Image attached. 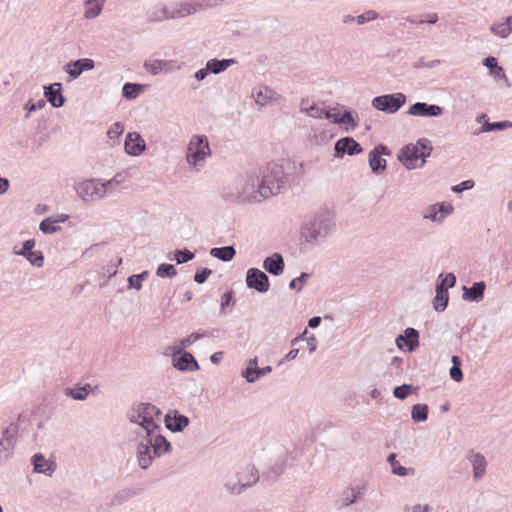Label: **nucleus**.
I'll return each mask as SVG.
<instances>
[{"label": "nucleus", "mask_w": 512, "mask_h": 512, "mask_svg": "<svg viewBox=\"0 0 512 512\" xmlns=\"http://www.w3.org/2000/svg\"><path fill=\"white\" fill-rule=\"evenodd\" d=\"M335 232V221L329 211H320L306 219L300 228L299 245L302 251H311L323 244Z\"/></svg>", "instance_id": "f257e3e1"}, {"label": "nucleus", "mask_w": 512, "mask_h": 512, "mask_svg": "<svg viewBox=\"0 0 512 512\" xmlns=\"http://www.w3.org/2000/svg\"><path fill=\"white\" fill-rule=\"evenodd\" d=\"M220 194L231 203H260L265 200L255 170L239 174L232 182L222 186Z\"/></svg>", "instance_id": "f03ea898"}, {"label": "nucleus", "mask_w": 512, "mask_h": 512, "mask_svg": "<svg viewBox=\"0 0 512 512\" xmlns=\"http://www.w3.org/2000/svg\"><path fill=\"white\" fill-rule=\"evenodd\" d=\"M170 449V442L161 433L137 435L136 458L141 469H148L156 457L163 456Z\"/></svg>", "instance_id": "7ed1b4c3"}, {"label": "nucleus", "mask_w": 512, "mask_h": 512, "mask_svg": "<svg viewBox=\"0 0 512 512\" xmlns=\"http://www.w3.org/2000/svg\"><path fill=\"white\" fill-rule=\"evenodd\" d=\"M160 416V409L151 403H138L128 412L129 421L140 427L139 431H135L136 435L142 433L153 436L160 433Z\"/></svg>", "instance_id": "20e7f679"}, {"label": "nucleus", "mask_w": 512, "mask_h": 512, "mask_svg": "<svg viewBox=\"0 0 512 512\" xmlns=\"http://www.w3.org/2000/svg\"><path fill=\"white\" fill-rule=\"evenodd\" d=\"M255 171L265 200L279 194L287 184L288 176L279 163H268Z\"/></svg>", "instance_id": "39448f33"}, {"label": "nucleus", "mask_w": 512, "mask_h": 512, "mask_svg": "<svg viewBox=\"0 0 512 512\" xmlns=\"http://www.w3.org/2000/svg\"><path fill=\"white\" fill-rule=\"evenodd\" d=\"M432 149L431 142L422 138L416 144L404 146L399 151L397 158L408 170H412L425 164L426 158L430 156Z\"/></svg>", "instance_id": "423d86ee"}, {"label": "nucleus", "mask_w": 512, "mask_h": 512, "mask_svg": "<svg viewBox=\"0 0 512 512\" xmlns=\"http://www.w3.org/2000/svg\"><path fill=\"white\" fill-rule=\"evenodd\" d=\"M211 155L208 139L204 135H193L187 147L186 161L188 165L199 171L203 163Z\"/></svg>", "instance_id": "0eeeda50"}, {"label": "nucleus", "mask_w": 512, "mask_h": 512, "mask_svg": "<svg viewBox=\"0 0 512 512\" xmlns=\"http://www.w3.org/2000/svg\"><path fill=\"white\" fill-rule=\"evenodd\" d=\"M77 196L85 203H93L104 199L102 179H86L74 183Z\"/></svg>", "instance_id": "6e6552de"}, {"label": "nucleus", "mask_w": 512, "mask_h": 512, "mask_svg": "<svg viewBox=\"0 0 512 512\" xmlns=\"http://www.w3.org/2000/svg\"><path fill=\"white\" fill-rule=\"evenodd\" d=\"M406 103V96L401 93L385 94L372 99L371 105L374 109L387 113H396Z\"/></svg>", "instance_id": "1a4fd4ad"}, {"label": "nucleus", "mask_w": 512, "mask_h": 512, "mask_svg": "<svg viewBox=\"0 0 512 512\" xmlns=\"http://www.w3.org/2000/svg\"><path fill=\"white\" fill-rule=\"evenodd\" d=\"M18 435V426L15 423H10L0 435V461L9 458Z\"/></svg>", "instance_id": "9d476101"}, {"label": "nucleus", "mask_w": 512, "mask_h": 512, "mask_svg": "<svg viewBox=\"0 0 512 512\" xmlns=\"http://www.w3.org/2000/svg\"><path fill=\"white\" fill-rule=\"evenodd\" d=\"M246 285L259 293H265L270 288L268 276L258 268H250L246 273Z\"/></svg>", "instance_id": "9b49d317"}, {"label": "nucleus", "mask_w": 512, "mask_h": 512, "mask_svg": "<svg viewBox=\"0 0 512 512\" xmlns=\"http://www.w3.org/2000/svg\"><path fill=\"white\" fill-rule=\"evenodd\" d=\"M453 212L450 203L442 202L427 206L423 211V218L435 223H442L446 216Z\"/></svg>", "instance_id": "f8f14e48"}, {"label": "nucleus", "mask_w": 512, "mask_h": 512, "mask_svg": "<svg viewBox=\"0 0 512 512\" xmlns=\"http://www.w3.org/2000/svg\"><path fill=\"white\" fill-rule=\"evenodd\" d=\"M389 154V149L383 144L377 145L370 151L368 156L369 166L374 174L379 175L386 170L387 162L386 159L382 158V155Z\"/></svg>", "instance_id": "ddd939ff"}, {"label": "nucleus", "mask_w": 512, "mask_h": 512, "mask_svg": "<svg viewBox=\"0 0 512 512\" xmlns=\"http://www.w3.org/2000/svg\"><path fill=\"white\" fill-rule=\"evenodd\" d=\"M252 97L259 107L279 103L281 101V96L265 85L256 86L252 90Z\"/></svg>", "instance_id": "4468645a"}, {"label": "nucleus", "mask_w": 512, "mask_h": 512, "mask_svg": "<svg viewBox=\"0 0 512 512\" xmlns=\"http://www.w3.org/2000/svg\"><path fill=\"white\" fill-rule=\"evenodd\" d=\"M443 113V108L435 104L416 102L407 110L408 115L421 117H438Z\"/></svg>", "instance_id": "2eb2a0df"}, {"label": "nucleus", "mask_w": 512, "mask_h": 512, "mask_svg": "<svg viewBox=\"0 0 512 512\" xmlns=\"http://www.w3.org/2000/svg\"><path fill=\"white\" fill-rule=\"evenodd\" d=\"M125 152L130 156H139L146 149V143L138 132H129L124 142Z\"/></svg>", "instance_id": "dca6fc26"}, {"label": "nucleus", "mask_w": 512, "mask_h": 512, "mask_svg": "<svg viewBox=\"0 0 512 512\" xmlns=\"http://www.w3.org/2000/svg\"><path fill=\"white\" fill-rule=\"evenodd\" d=\"M366 492L367 487L365 484H354L349 486L342 492L340 496L341 506L347 507L356 503L366 494Z\"/></svg>", "instance_id": "f3484780"}, {"label": "nucleus", "mask_w": 512, "mask_h": 512, "mask_svg": "<svg viewBox=\"0 0 512 512\" xmlns=\"http://www.w3.org/2000/svg\"><path fill=\"white\" fill-rule=\"evenodd\" d=\"M301 112L305 113L307 116L315 119H332V114L330 110H326L321 104L312 102L308 99L302 100L300 104Z\"/></svg>", "instance_id": "a211bd4d"}, {"label": "nucleus", "mask_w": 512, "mask_h": 512, "mask_svg": "<svg viewBox=\"0 0 512 512\" xmlns=\"http://www.w3.org/2000/svg\"><path fill=\"white\" fill-rule=\"evenodd\" d=\"M95 63L92 59L81 58L76 61H71L64 66L65 72L71 79H77L84 71L92 70Z\"/></svg>", "instance_id": "6ab92c4d"}, {"label": "nucleus", "mask_w": 512, "mask_h": 512, "mask_svg": "<svg viewBox=\"0 0 512 512\" xmlns=\"http://www.w3.org/2000/svg\"><path fill=\"white\" fill-rule=\"evenodd\" d=\"M362 152L361 145L351 137H344L335 143V155H355Z\"/></svg>", "instance_id": "aec40b11"}, {"label": "nucleus", "mask_w": 512, "mask_h": 512, "mask_svg": "<svg viewBox=\"0 0 512 512\" xmlns=\"http://www.w3.org/2000/svg\"><path fill=\"white\" fill-rule=\"evenodd\" d=\"M395 342L399 349H403L402 343L404 342L407 351L413 352L419 346V332L414 328H406L404 334L396 337Z\"/></svg>", "instance_id": "412c9836"}, {"label": "nucleus", "mask_w": 512, "mask_h": 512, "mask_svg": "<svg viewBox=\"0 0 512 512\" xmlns=\"http://www.w3.org/2000/svg\"><path fill=\"white\" fill-rule=\"evenodd\" d=\"M173 366L179 371H197L199 370L198 362L194 356L189 352H183L178 357H173Z\"/></svg>", "instance_id": "4be33fe9"}, {"label": "nucleus", "mask_w": 512, "mask_h": 512, "mask_svg": "<svg viewBox=\"0 0 512 512\" xmlns=\"http://www.w3.org/2000/svg\"><path fill=\"white\" fill-rule=\"evenodd\" d=\"M165 423L170 431L181 432L189 425L190 420L187 416L178 413V411H173L172 414L166 415Z\"/></svg>", "instance_id": "5701e85b"}, {"label": "nucleus", "mask_w": 512, "mask_h": 512, "mask_svg": "<svg viewBox=\"0 0 512 512\" xmlns=\"http://www.w3.org/2000/svg\"><path fill=\"white\" fill-rule=\"evenodd\" d=\"M263 268L274 276H279L285 268L284 258L279 253H274L263 261Z\"/></svg>", "instance_id": "b1692460"}, {"label": "nucleus", "mask_w": 512, "mask_h": 512, "mask_svg": "<svg viewBox=\"0 0 512 512\" xmlns=\"http://www.w3.org/2000/svg\"><path fill=\"white\" fill-rule=\"evenodd\" d=\"M44 95L47 101L55 108L62 107L65 102L64 96L61 94V83L55 82L44 87Z\"/></svg>", "instance_id": "393cba45"}, {"label": "nucleus", "mask_w": 512, "mask_h": 512, "mask_svg": "<svg viewBox=\"0 0 512 512\" xmlns=\"http://www.w3.org/2000/svg\"><path fill=\"white\" fill-rule=\"evenodd\" d=\"M170 15V7L162 3L150 7L146 12L147 19L150 22H164L171 20Z\"/></svg>", "instance_id": "a878e982"}, {"label": "nucleus", "mask_w": 512, "mask_h": 512, "mask_svg": "<svg viewBox=\"0 0 512 512\" xmlns=\"http://www.w3.org/2000/svg\"><path fill=\"white\" fill-rule=\"evenodd\" d=\"M490 32L500 39H506L512 33V16H507L491 24Z\"/></svg>", "instance_id": "bb28decb"}, {"label": "nucleus", "mask_w": 512, "mask_h": 512, "mask_svg": "<svg viewBox=\"0 0 512 512\" xmlns=\"http://www.w3.org/2000/svg\"><path fill=\"white\" fill-rule=\"evenodd\" d=\"M169 7L171 12V20L185 18L187 16L194 14L197 11L196 6L189 2H177Z\"/></svg>", "instance_id": "cd10ccee"}, {"label": "nucleus", "mask_w": 512, "mask_h": 512, "mask_svg": "<svg viewBox=\"0 0 512 512\" xmlns=\"http://www.w3.org/2000/svg\"><path fill=\"white\" fill-rule=\"evenodd\" d=\"M32 463L34 465V471L37 473L51 475L56 469L55 462L47 460L41 453H37L33 456Z\"/></svg>", "instance_id": "c85d7f7f"}, {"label": "nucleus", "mask_w": 512, "mask_h": 512, "mask_svg": "<svg viewBox=\"0 0 512 512\" xmlns=\"http://www.w3.org/2000/svg\"><path fill=\"white\" fill-rule=\"evenodd\" d=\"M238 478L240 480V484L247 489L259 480V475L255 467L246 466L237 472Z\"/></svg>", "instance_id": "c756f323"}, {"label": "nucleus", "mask_w": 512, "mask_h": 512, "mask_svg": "<svg viewBox=\"0 0 512 512\" xmlns=\"http://www.w3.org/2000/svg\"><path fill=\"white\" fill-rule=\"evenodd\" d=\"M469 461L473 468L474 479H481L486 473L487 462L485 457L480 453H472L469 456Z\"/></svg>", "instance_id": "7c9ffc66"}, {"label": "nucleus", "mask_w": 512, "mask_h": 512, "mask_svg": "<svg viewBox=\"0 0 512 512\" xmlns=\"http://www.w3.org/2000/svg\"><path fill=\"white\" fill-rule=\"evenodd\" d=\"M486 285L484 282H475L470 288L464 287L463 299L472 302H479L484 298Z\"/></svg>", "instance_id": "2f4dec72"}, {"label": "nucleus", "mask_w": 512, "mask_h": 512, "mask_svg": "<svg viewBox=\"0 0 512 512\" xmlns=\"http://www.w3.org/2000/svg\"><path fill=\"white\" fill-rule=\"evenodd\" d=\"M272 367L265 366L263 368H255V369H245L242 371L241 375L246 379L248 383L256 382L260 377H263L269 373H271Z\"/></svg>", "instance_id": "473e14b6"}, {"label": "nucleus", "mask_w": 512, "mask_h": 512, "mask_svg": "<svg viewBox=\"0 0 512 512\" xmlns=\"http://www.w3.org/2000/svg\"><path fill=\"white\" fill-rule=\"evenodd\" d=\"M235 254H236V250L233 246L212 248L210 250V255L212 257L217 258L224 262L231 261L234 258Z\"/></svg>", "instance_id": "72a5a7b5"}, {"label": "nucleus", "mask_w": 512, "mask_h": 512, "mask_svg": "<svg viewBox=\"0 0 512 512\" xmlns=\"http://www.w3.org/2000/svg\"><path fill=\"white\" fill-rule=\"evenodd\" d=\"M387 462L392 468V473L397 476L405 477L409 474H414L413 468H406L402 466L396 459V454L392 453L388 456Z\"/></svg>", "instance_id": "f704fd0d"}, {"label": "nucleus", "mask_w": 512, "mask_h": 512, "mask_svg": "<svg viewBox=\"0 0 512 512\" xmlns=\"http://www.w3.org/2000/svg\"><path fill=\"white\" fill-rule=\"evenodd\" d=\"M234 63H235L234 59H222V60L212 59L207 62L206 66L210 72H212L214 74H219V73L225 71L228 67H230Z\"/></svg>", "instance_id": "c9c22d12"}, {"label": "nucleus", "mask_w": 512, "mask_h": 512, "mask_svg": "<svg viewBox=\"0 0 512 512\" xmlns=\"http://www.w3.org/2000/svg\"><path fill=\"white\" fill-rule=\"evenodd\" d=\"M91 392V386L86 384L84 386H78L73 388H67L65 390V395L74 399L83 401L87 398L89 393Z\"/></svg>", "instance_id": "e433bc0d"}, {"label": "nucleus", "mask_w": 512, "mask_h": 512, "mask_svg": "<svg viewBox=\"0 0 512 512\" xmlns=\"http://www.w3.org/2000/svg\"><path fill=\"white\" fill-rule=\"evenodd\" d=\"M455 284L456 277L453 273H448L445 276L440 274L436 284V291H439L440 288L444 294H448V289L454 287Z\"/></svg>", "instance_id": "4c0bfd02"}, {"label": "nucleus", "mask_w": 512, "mask_h": 512, "mask_svg": "<svg viewBox=\"0 0 512 512\" xmlns=\"http://www.w3.org/2000/svg\"><path fill=\"white\" fill-rule=\"evenodd\" d=\"M224 487L229 493L233 495H239L245 490L244 487L240 484L237 473L235 475L228 476L225 479Z\"/></svg>", "instance_id": "58836bf2"}, {"label": "nucleus", "mask_w": 512, "mask_h": 512, "mask_svg": "<svg viewBox=\"0 0 512 512\" xmlns=\"http://www.w3.org/2000/svg\"><path fill=\"white\" fill-rule=\"evenodd\" d=\"M125 177L122 173L116 174L112 179L102 180V189L104 190V198L106 195L113 193L118 186L124 181Z\"/></svg>", "instance_id": "ea45409f"}, {"label": "nucleus", "mask_w": 512, "mask_h": 512, "mask_svg": "<svg viewBox=\"0 0 512 512\" xmlns=\"http://www.w3.org/2000/svg\"><path fill=\"white\" fill-rule=\"evenodd\" d=\"M84 6V17L86 19H94L98 17L103 9L102 3H98L93 0H85Z\"/></svg>", "instance_id": "a19ab883"}, {"label": "nucleus", "mask_w": 512, "mask_h": 512, "mask_svg": "<svg viewBox=\"0 0 512 512\" xmlns=\"http://www.w3.org/2000/svg\"><path fill=\"white\" fill-rule=\"evenodd\" d=\"M411 417L415 422H424L428 418V406L425 404H415L411 410Z\"/></svg>", "instance_id": "79ce46f5"}, {"label": "nucleus", "mask_w": 512, "mask_h": 512, "mask_svg": "<svg viewBox=\"0 0 512 512\" xmlns=\"http://www.w3.org/2000/svg\"><path fill=\"white\" fill-rule=\"evenodd\" d=\"M142 88L141 84L126 83L123 85L122 94L126 99H135L142 91Z\"/></svg>", "instance_id": "37998d69"}, {"label": "nucleus", "mask_w": 512, "mask_h": 512, "mask_svg": "<svg viewBox=\"0 0 512 512\" xmlns=\"http://www.w3.org/2000/svg\"><path fill=\"white\" fill-rule=\"evenodd\" d=\"M452 367L450 368L449 374L450 377L456 381L460 382L463 379V373L461 370V360L458 356L453 355L451 358Z\"/></svg>", "instance_id": "c03bdc74"}, {"label": "nucleus", "mask_w": 512, "mask_h": 512, "mask_svg": "<svg viewBox=\"0 0 512 512\" xmlns=\"http://www.w3.org/2000/svg\"><path fill=\"white\" fill-rule=\"evenodd\" d=\"M449 300V295L444 294L442 290L439 288V291H436V295L433 299V308L436 311H444L447 307Z\"/></svg>", "instance_id": "a18cd8bd"}, {"label": "nucleus", "mask_w": 512, "mask_h": 512, "mask_svg": "<svg viewBox=\"0 0 512 512\" xmlns=\"http://www.w3.org/2000/svg\"><path fill=\"white\" fill-rule=\"evenodd\" d=\"M124 132V125L120 122L114 123L107 131L108 138L112 141L111 145H115L118 143L119 137Z\"/></svg>", "instance_id": "49530a36"}, {"label": "nucleus", "mask_w": 512, "mask_h": 512, "mask_svg": "<svg viewBox=\"0 0 512 512\" xmlns=\"http://www.w3.org/2000/svg\"><path fill=\"white\" fill-rule=\"evenodd\" d=\"M148 272L143 271L140 274L131 275L128 277V288L140 290L142 288V282L147 278Z\"/></svg>", "instance_id": "de8ad7c7"}, {"label": "nucleus", "mask_w": 512, "mask_h": 512, "mask_svg": "<svg viewBox=\"0 0 512 512\" xmlns=\"http://www.w3.org/2000/svg\"><path fill=\"white\" fill-rule=\"evenodd\" d=\"M512 127V122H509V121H502V122H495V123H489L488 121H486L482 128H481V132H490V131H502V130H505L506 128H510Z\"/></svg>", "instance_id": "09e8293b"}, {"label": "nucleus", "mask_w": 512, "mask_h": 512, "mask_svg": "<svg viewBox=\"0 0 512 512\" xmlns=\"http://www.w3.org/2000/svg\"><path fill=\"white\" fill-rule=\"evenodd\" d=\"M39 229L44 234H53L61 230V227L58 226L52 218H46L41 221Z\"/></svg>", "instance_id": "8fccbe9b"}, {"label": "nucleus", "mask_w": 512, "mask_h": 512, "mask_svg": "<svg viewBox=\"0 0 512 512\" xmlns=\"http://www.w3.org/2000/svg\"><path fill=\"white\" fill-rule=\"evenodd\" d=\"M156 274L158 277L164 278H172L177 274L175 267L172 264L162 263L158 266L156 270Z\"/></svg>", "instance_id": "3c124183"}, {"label": "nucleus", "mask_w": 512, "mask_h": 512, "mask_svg": "<svg viewBox=\"0 0 512 512\" xmlns=\"http://www.w3.org/2000/svg\"><path fill=\"white\" fill-rule=\"evenodd\" d=\"M165 62L162 60H151L144 63L145 69L153 75H158L162 72Z\"/></svg>", "instance_id": "603ef678"}, {"label": "nucleus", "mask_w": 512, "mask_h": 512, "mask_svg": "<svg viewBox=\"0 0 512 512\" xmlns=\"http://www.w3.org/2000/svg\"><path fill=\"white\" fill-rule=\"evenodd\" d=\"M330 121L332 123L348 125L352 129L356 128V126H357V123L354 120V117L352 116L351 112H349V111H346L341 117L333 118Z\"/></svg>", "instance_id": "864d4df0"}, {"label": "nucleus", "mask_w": 512, "mask_h": 512, "mask_svg": "<svg viewBox=\"0 0 512 512\" xmlns=\"http://www.w3.org/2000/svg\"><path fill=\"white\" fill-rule=\"evenodd\" d=\"M194 258V253L184 249V250H176L174 252V260L177 264L187 263Z\"/></svg>", "instance_id": "5fc2aeb1"}, {"label": "nucleus", "mask_w": 512, "mask_h": 512, "mask_svg": "<svg viewBox=\"0 0 512 512\" xmlns=\"http://www.w3.org/2000/svg\"><path fill=\"white\" fill-rule=\"evenodd\" d=\"M378 16H379V14L375 10H367L364 13H362L356 17V22L359 25H363L367 22L377 19Z\"/></svg>", "instance_id": "6e6d98bb"}, {"label": "nucleus", "mask_w": 512, "mask_h": 512, "mask_svg": "<svg viewBox=\"0 0 512 512\" xmlns=\"http://www.w3.org/2000/svg\"><path fill=\"white\" fill-rule=\"evenodd\" d=\"M411 390L412 385L403 384L394 388L393 395L395 398L403 400L409 395Z\"/></svg>", "instance_id": "4d7b16f0"}, {"label": "nucleus", "mask_w": 512, "mask_h": 512, "mask_svg": "<svg viewBox=\"0 0 512 512\" xmlns=\"http://www.w3.org/2000/svg\"><path fill=\"white\" fill-rule=\"evenodd\" d=\"M206 336L205 332H195L190 334L187 338L181 339L182 347H189L194 342H196L199 339H202Z\"/></svg>", "instance_id": "13d9d810"}, {"label": "nucleus", "mask_w": 512, "mask_h": 512, "mask_svg": "<svg viewBox=\"0 0 512 512\" xmlns=\"http://www.w3.org/2000/svg\"><path fill=\"white\" fill-rule=\"evenodd\" d=\"M431 506L429 504H413V505H406L403 508V512H430Z\"/></svg>", "instance_id": "bf43d9fd"}, {"label": "nucleus", "mask_w": 512, "mask_h": 512, "mask_svg": "<svg viewBox=\"0 0 512 512\" xmlns=\"http://www.w3.org/2000/svg\"><path fill=\"white\" fill-rule=\"evenodd\" d=\"M26 259L34 266L41 267L44 262V257L40 251H32Z\"/></svg>", "instance_id": "052dcab7"}, {"label": "nucleus", "mask_w": 512, "mask_h": 512, "mask_svg": "<svg viewBox=\"0 0 512 512\" xmlns=\"http://www.w3.org/2000/svg\"><path fill=\"white\" fill-rule=\"evenodd\" d=\"M308 273H301V275L293 280H291L289 287L291 289L300 291L302 289V284L305 283L309 278Z\"/></svg>", "instance_id": "680f3d73"}, {"label": "nucleus", "mask_w": 512, "mask_h": 512, "mask_svg": "<svg viewBox=\"0 0 512 512\" xmlns=\"http://www.w3.org/2000/svg\"><path fill=\"white\" fill-rule=\"evenodd\" d=\"M490 74L497 79H501L505 82L506 87H510V82L505 74L504 69L501 66H497Z\"/></svg>", "instance_id": "e2e57ef3"}, {"label": "nucleus", "mask_w": 512, "mask_h": 512, "mask_svg": "<svg viewBox=\"0 0 512 512\" xmlns=\"http://www.w3.org/2000/svg\"><path fill=\"white\" fill-rule=\"evenodd\" d=\"M211 273L212 271L208 268L198 271L194 275V281L197 282L198 284H202L211 275Z\"/></svg>", "instance_id": "0e129e2a"}, {"label": "nucleus", "mask_w": 512, "mask_h": 512, "mask_svg": "<svg viewBox=\"0 0 512 512\" xmlns=\"http://www.w3.org/2000/svg\"><path fill=\"white\" fill-rule=\"evenodd\" d=\"M185 348L186 347H182L181 340H178L174 342V344L170 346L168 350L170 351L173 357H178L183 353V349Z\"/></svg>", "instance_id": "69168bd1"}, {"label": "nucleus", "mask_w": 512, "mask_h": 512, "mask_svg": "<svg viewBox=\"0 0 512 512\" xmlns=\"http://www.w3.org/2000/svg\"><path fill=\"white\" fill-rule=\"evenodd\" d=\"M474 186V182L472 180H466L461 182L459 185L453 187L454 192H462L464 190L471 189Z\"/></svg>", "instance_id": "338daca9"}, {"label": "nucleus", "mask_w": 512, "mask_h": 512, "mask_svg": "<svg viewBox=\"0 0 512 512\" xmlns=\"http://www.w3.org/2000/svg\"><path fill=\"white\" fill-rule=\"evenodd\" d=\"M483 65L487 67L491 72L498 66L497 59L493 56L486 57L483 60Z\"/></svg>", "instance_id": "774afa93"}]
</instances>
